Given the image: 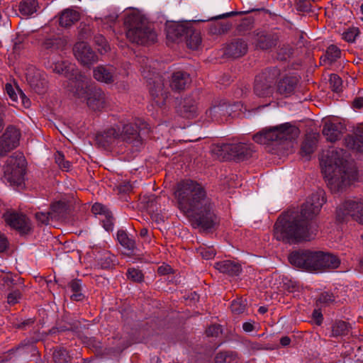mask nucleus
<instances>
[{
	"mask_svg": "<svg viewBox=\"0 0 363 363\" xmlns=\"http://www.w3.org/2000/svg\"><path fill=\"white\" fill-rule=\"evenodd\" d=\"M325 202L324 192L319 191L311 194L302 205L300 212L289 211L281 214L274 226L277 240L295 243L313 239L309 221L319 213Z\"/></svg>",
	"mask_w": 363,
	"mask_h": 363,
	"instance_id": "f257e3e1",
	"label": "nucleus"
},
{
	"mask_svg": "<svg viewBox=\"0 0 363 363\" xmlns=\"http://www.w3.org/2000/svg\"><path fill=\"white\" fill-rule=\"evenodd\" d=\"M179 209L203 230L215 227L217 217L214 203L205 188L199 183L186 179L177 184L174 192Z\"/></svg>",
	"mask_w": 363,
	"mask_h": 363,
	"instance_id": "f03ea898",
	"label": "nucleus"
},
{
	"mask_svg": "<svg viewBox=\"0 0 363 363\" xmlns=\"http://www.w3.org/2000/svg\"><path fill=\"white\" fill-rule=\"evenodd\" d=\"M350 155L342 148L327 150L320 157L322 172L331 191H342L356 179L357 172L350 165Z\"/></svg>",
	"mask_w": 363,
	"mask_h": 363,
	"instance_id": "7ed1b4c3",
	"label": "nucleus"
},
{
	"mask_svg": "<svg viewBox=\"0 0 363 363\" xmlns=\"http://www.w3.org/2000/svg\"><path fill=\"white\" fill-rule=\"evenodd\" d=\"M299 130L286 123L279 125L265 128L253 135V140L259 144L273 145L281 151H291Z\"/></svg>",
	"mask_w": 363,
	"mask_h": 363,
	"instance_id": "20e7f679",
	"label": "nucleus"
},
{
	"mask_svg": "<svg viewBox=\"0 0 363 363\" xmlns=\"http://www.w3.org/2000/svg\"><path fill=\"white\" fill-rule=\"evenodd\" d=\"M128 30L127 38L132 43L145 45L153 43L157 40V34L147 22L138 15H130L125 19Z\"/></svg>",
	"mask_w": 363,
	"mask_h": 363,
	"instance_id": "39448f33",
	"label": "nucleus"
},
{
	"mask_svg": "<svg viewBox=\"0 0 363 363\" xmlns=\"http://www.w3.org/2000/svg\"><path fill=\"white\" fill-rule=\"evenodd\" d=\"M280 75V70L277 67L264 69L255 79L253 91L259 98H269L274 93V85Z\"/></svg>",
	"mask_w": 363,
	"mask_h": 363,
	"instance_id": "423d86ee",
	"label": "nucleus"
},
{
	"mask_svg": "<svg viewBox=\"0 0 363 363\" xmlns=\"http://www.w3.org/2000/svg\"><path fill=\"white\" fill-rule=\"evenodd\" d=\"M319 257V251L303 250L291 252L289 261L296 267L314 272L320 270Z\"/></svg>",
	"mask_w": 363,
	"mask_h": 363,
	"instance_id": "0eeeda50",
	"label": "nucleus"
},
{
	"mask_svg": "<svg viewBox=\"0 0 363 363\" xmlns=\"http://www.w3.org/2000/svg\"><path fill=\"white\" fill-rule=\"evenodd\" d=\"M90 80L84 74H82L78 69L72 73L68 79L65 88L67 91L77 99H84L86 97L90 91Z\"/></svg>",
	"mask_w": 363,
	"mask_h": 363,
	"instance_id": "6e6552de",
	"label": "nucleus"
},
{
	"mask_svg": "<svg viewBox=\"0 0 363 363\" xmlns=\"http://www.w3.org/2000/svg\"><path fill=\"white\" fill-rule=\"evenodd\" d=\"M337 218L344 221L350 216L352 220L363 225V199L345 201L336 211Z\"/></svg>",
	"mask_w": 363,
	"mask_h": 363,
	"instance_id": "1a4fd4ad",
	"label": "nucleus"
},
{
	"mask_svg": "<svg viewBox=\"0 0 363 363\" xmlns=\"http://www.w3.org/2000/svg\"><path fill=\"white\" fill-rule=\"evenodd\" d=\"M26 172L25 160L23 157H9L4 167L5 179L10 184H20Z\"/></svg>",
	"mask_w": 363,
	"mask_h": 363,
	"instance_id": "9d476101",
	"label": "nucleus"
},
{
	"mask_svg": "<svg viewBox=\"0 0 363 363\" xmlns=\"http://www.w3.org/2000/svg\"><path fill=\"white\" fill-rule=\"evenodd\" d=\"M141 72L145 78L150 80V92L155 104L158 106H164L167 99L168 93L164 89V82L162 77L157 75L153 79L151 76H154L155 72L151 74L149 71V73H147L145 69H143Z\"/></svg>",
	"mask_w": 363,
	"mask_h": 363,
	"instance_id": "9b49d317",
	"label": "nucleus"
},
{
	"mask_svg": "<svg viewBox=\"0 0 363 363\" xmlns=\"http://www.w3.org/2000/svg\"><path fill=\"white\" fill-rule=\"evenodd\" d=\"M220 148L223 158L238 162L248 159L251 157L252 152L249 145L242 143H225L221 145Z\"/></svg>",
	"mask_w": 363,
	"mask_h": 363,
	"instance_id": "f8f14e48",
	"label": "nucleus"
},
{
	"mask_svg": "<svg viewBox=\"0 0 363 363\" xmlns=\"http://www.w3.org/2000/svg\"><path fill=\"white\" fill-rule=\"evenodd\" d=\"M26 80L30 88L38 94L45 92L48 81L45 72L34 66H29L26 72Z\"/></svg>",
	"mask_w": 363,
	"mask_h": 363,
	"instance_id": "ddd939ff",
	"label": "nucleus"
},
{
	"mask_svg": "<svg viewBox=\"0 0 363 363\" xmlns=\"http://www.w3.org/2000/svg\"><path fill=\"white\" fill-rule=\"evenodd\" d=\"M121 128L118 125L106 128L96 136V143L104 149H109L121 141Z\"/></svg>",
	"mask_w": 363,
	"mask_h": 363,
	"instance_id": "4468645a",
	"label": "nucleus"
},
{
	"mask_svg": "<svg viewBox=\"0 0 363 363\" xmlns=\"http://www.w3.org/2000/svg\"><path fill=\"white\" fill-rule=\"evenodd\" d=\"M147 128V124L140 119H137L134 123H128L123 125L121 131V140L128 143H138L140 142L139 132Z\"/></svg>",
	"mask_w": 363,
	"mask_h": 363,
	"instance_id": "2eb2a0df",
	"label": "nucleus"
},
{
	"mask_svg": "<svg viewBox=\"0 0 363 363\" xmlns=\"http://www.w3.org/2000/svg\"><path fill=\"white\" fill-rule=\"evenodd\" d=\"M6 223L21 234H28L31 230V223L26 215L16 212H6L4 215Z\"/></svg>",
	"mask_w": 363,
	"mask_h": 363,
	"instance_id": "dca6fc26",
	"label": "nucleus"
},
{
	"mask_svg": "<svg viewBox=\"0 0 363 363\" xmlns=\"http://www.w3.org/2000/svg\"><path fill=\"white\" fill-rule=\"evenodd\" d=\"M74 54L84 65H90L97 61V55L91 47L84 42H79L74 47Z\"/></svg>",
	"mask_w": 363,
	"mask_h": 363,
	"instance_id": "f3484780",
	"label": "nucleus"
},
{
	"mask_svg": "<svg viewBox=\"0 0 363 363\" xmlns=\"http://www.w3.org/2000/svg\"><path fill=\"white\" fill-rule=\"evenodd\" d=\"M251 41L257 48L261 50L270 49L277 44V38L263 31L254 32L251 35Z\"/></svg>",
	"mask_w": 363,
	"mask_h": 363,
	"instance_id": "a211bd4d",
	"label": "nucleus"
},
{
	"mask_svg": "<svg viewBox=\"0 0 363 363\" xmlns=\"http://www.w3.org/2000/svg\"><path fill=\"white\" fill-rule=\"evenodd\" d=\"M248 50V45L245 40L240 38H235L227 44L225 48V55L238 58L245 55Z\"/></svg>",
	"mask_w": 363,
	"mask_h": 363,
	"instance_id": "6ab92c4d",
	"label": "nucleus"
},
{
	"mask_svg": "<svg viewBox=\"0 0 363 363\" xmlns=\"http://www.w3.org/2000/svg\"><path fill=\"white\" fill-rule=\"evenodd\" d=\"M345 128L341 123L326 122L323 128V135L329 142L334 143L340 139Z\"/></svg>",
	"mask_w": 363,
	"mask_h": 363,
	"instance_id": "aec40b11",
	"label": "nucleus"
},
{
	"mask_svg": "<svg viewBox=\"0 0 363 363\" xmlns=\"http://www.w3.org/2000/svg\"><path fill=\"white\" fill-rule=\"evenodd\" d=\"M93 76L99 82L111 84L117 79L116 69L113 66H98L94 69Z\"/></svg>",
	"mask_w": 363,
	"mask_h": 363,
	"instance_id": "412c9836",
	"label": "nucleus"
},
{
	"mask_svg": "<svg viewBox=\"0 0 363 363\" xmlns=\"http://www.w3.org/2000/svg\"><path fill=\"white\" fill-rule=\"evenodd\" d=\"M85 99L87 106L94 111H99L106 105V95L100 89H90Z\"/></svg>",
	"mask_w": 363,
	"mask_h": 363,
	"instance_id": "4be33fe9",
	"label": "nucleus"
},
{
	"mask_svg": "<svg viewBox=\"0 0 363 363\" xmlns=\"http://www.w3.org/2000/svg\"><path fill=\"white\" fill-rule=\"evenodd\" d=\"M344 143L349 149L363 152V125L358 126L353 135H347Z\"/></svg>",
	"mask_w": 363,
	"mask_h": 363,
	"instance_id": "5701e85b",
	"label": "nucleus"
},
{
	"mask_svg": "<svg viewBox=\"0 0 363 363\" xmlns=\"http://www.w3.org/2000/svg\"><path fill=\"white\" fill-rule=\"evenodd\" d=\"M214 267L220 273L228 274L229 276H238L242 272L241 265L233 260H223L217 262L214 264Z\"/></svg>",
	"mask_w": 363,
	"mask_h": 363,
	"instance_id": "b1692460",
	"label": "nucleus"
},
{
	"mask_svg": "<svg viewBox=\"0 0 363 363\" xmlns=\"http://www.w3.org/2000/svg\"><path fill=\"white\" fill-rule=\"evenodd\" d=\"M298 82L296 77H284L277 84L278 93L284 96H290L294 91Z\"/></svg>",
	"mask_w": 363,
	"mask_h": 363,
	"instance_id": "393cba45",
	"label": "nucleus"
},
{
	"mask_svg": "<svg viewBox=\"0 0 363 363\" xmlns=\"http://www.w3.org/2000/svg\"><path fill=\"white\" fill-rule=\"evenodd\" d=\"M189 74L184 72H176L172 76L170 86L173 90L181 91L184 89L190 83Z\"/></svg>",
	"mask_w": 363,
	"mask_h": 363,
	"instance_id": "a878e982",
	"label": "nucleus"
},
{
	"mask_svg": "<svg viewBox=\"0 0 363 363\" xmlns=\"http://www.w3.org/2000/svg\"><path fill=\"white\" fill-rule=\"evenodd\" d=\"M319 257L320 269H336L340 264V259L333 254L319 251Z\"/></svg>",
	"mask_w": 363,
	"mask_h": 363,
	"instance_id": "bb28decb",
	"label": "nucleus"
},
{
	"mask_svg": "<svg viewBox=\"0 0 363 363\" xmlns=\"http://www.w3.org/2000/svg\"><path fill=\"white\" fill-rule=\"evenodd\" d=\"M1 138L4 140V143L14 149L19 145L21 138L20 130L15 126L10 125L6 128L5 133Z\"/></svg>",
	"mask_w": 363,
	"mask_h": 363,
	"instance_id": "cd10ccee",
	"label": "nucleus"
},
{
	"mask_svg": "<svg viewBox=\"0 0 363 363\" xmlns=\"http://www.w3.org/2000/svg\"><path fill=\"white\" fill-rule=\"evenodd\" d=\"M231 107L225 102L219 103L218 104L213 105L207 111L206 114L218 120V118L230 115L231 113Z\"/></svg>",
	"mask_w": 363,
	"mask_h": 363,
	"instance_id": "c85d7f7f",
	"label": "nucleus"
},
{
	"mask_svg": "<svg viewBox=\"0 0 363 363\" xmlns=\"http://www.w3.org/2000/svg\"><path fill=\"white\" fill-rule=\"evenodd\" d=\"M79 13L75 10L67 9L64 10L60 16V25L65 28L72 26L79 20Z\"/></svg>",
	"mask_w": 363,
	"mask_h": 363,
	"instance_id": "c756f323",
	"label": "nucleus"
},
{
	"mask_svg": "<svg viewBox=\"0 0 363 363\" xmlns=\"http://www.w3.org/2000/svg\"><path fill=\"white\" fill-rule=\"evenodd\" d=\"M197 111L196 101L191 97L184 99L180 108V113L185 118H194Z\"/></svg>",
	"mask_w": 363,
	"mask_h": 363,
	"instance_id": "7c9ffc66",
	"label": "nucleus"
},
{
	"mask_svg": "<svg viewBox=\"0 0 363 363\" xmlns=\"http://www.w3.org/2000/svg\"><path fill=\"white\" fill-rule=\"evenodd\" d=\"M167 37L171 40H176L186 33V28L179 23H172L166 26Z\"/></svg>",
	"mask_w": 363,
	"mask_h": 363,
	"instance_id": "2f4dec72",
	"label": "nucleus"
},
{
	"mask_svg": "<svg viewBox=\"0 0 363 363\" xmlns=\"http://www.w3.org/2000/svg\"><path fill=\"white\" fill-rule=\"evenodd\" d=\"M67 211V205L63 201H57L52 204L50 211L51 219H60L63 218Z\"/></svg>",
	"mask_w": 363,
	"mask_h": 363,
	"instance_id": "473e14b6",
	"label": "nucleus"
},
{
	"mask_svg": "<svg viewBox=\"0 0 363 363\" xmlns=\"http://www.w3.org/2000/svg\"><path fill=\"white\" fill-rule=\"evenodd\" d=\"M350 325L345 321H336L332 326L331 336L334 337L347 335L350 332Z\"/></svg>",
	"mask_w": 363,
	"mask_h": 363,
	"instance_id": "72a5a7b5",
	"label": "nucleus"
},
{
	"mask_svg": "<svg viewBox=\"0 0 363 363\" xmlns=\"http://www.w3.org/2000/svg\"><path fill=\"white\" fill-rule=\"evenodd\" d=\"M76 69H74V66L67 62H58L55 64L53 71L55 73L63 74L68 79L71 77L72 73L74 72Z\"/></svg>",
	"mask_w": 363,
	"mask_h": 363,
	"instance_id": "f704fd0d",
	"label": "nucleus"
},
{
	"mask_svg": "<svg viewBox=\"0 0 363 363\" xmlns=\"http://www.w3.org/2000/svg\"><path fill=\"white\" fill-rule=\"evenodd\" d=\"M38 2L35 0H25L19 4V11L23 16H30L37 11Z\"/></svg>",
	"mask_w": 363,
	"mask_h": 363,
	"instance_id": "c9c22d12",
	"label": "nucleus"
},
{
	"mask_svg": "<svg viewBox=\"0 0 363 363\" xmlns=\"http://www.w3.org/2000/svg\"><path fill=\"white\" fill-rule=\"evenodd\" d=\"M117 239L119 243L125 249L133 251L135 248V240L130 238L125 231L120 230L117 233Z\"/></svg>",
	"mask_w": 363,
	"mask_h": 363,
	"instance_id": "e433bc0d",
	"label": "nucleus"
},
{
	"mask_svg": "<svg viewBox=\"0 0 363 363\" xmlns=\"http://www.w3.org/2000/svg\"><path fill=\"white\" fill-rule=\"evenodd\" d=\"M238 360L235 352H220L215 357V363H235Z\"/></svg>",
	"mask_w": 363,
	"mask_h": 363,
	"instance_id": "4c0bfd02",
	"label": "nucleus"
},
{
	"mask_svg": "<svg viewBox=\"0 0 363 363\" xmlns=\"http://www.w3.org/2000/svg\"><path fill=\"white\" fill-rule=\"evenodd\" d=\"M317 147V139L315 137H306L301 145V155L309 156Z\"/></svg>",
	"mask_w": 363,
	"mask_h": 363,
	"instance_id": "58836bf2",
	"label": "nucleus"
},
{
	"mask_svg": "<svg viewBox=\"0 0 363 363\" xmlns=\"http://www.w3.org/2000/svg\"><path fill=\"white\" fill-rule=\"evenodd\" d=\"M69 287L71 289L72 294L71 295V299L76 301H82L84 296L81 293L82 284L79 279H73L69 284Z\"/></svg>",
	"mask_w": 363,
	"mask_h": 363,
	"instance_id": "ea45409f",
	"label": "nucleus"
},
{
	"mask_svg": "<svg viewBox=\"0 0 363 363\" xmlns=\"http://www.w3.org/2000/svg\"><path fill=\"white\" fill-rule=\"evenodd\" d=\"M231 28L229 23L216 22L209 27V33L212 35H221L228 32Z\"/></svg>",
	"mask_w": 363,
	"mask_h": 363,
	"instance_id": "a19ab883",
	"label": "nucleus"
},
{
	"mask_svg": "<svg viewBox=\"0 0 363 363\" xmlns=\"http://www.w3.org/2000/svg\"><path fill=\"white\" fill-rule=\"evenodd\" d=\"M65 45V40L61 38H48L43 43V47L45 49L52 50L62 49Z\"/></svg>",
	"mask_w": 363,
	"mask_h": 363,
	"instance_id": "79ce46f5",
	"label": "nucleus"
},
{
	"mask_svg": "<svg viewBox=\"0 0 363 363\" xmlns=\"http://www.w3.org/2000/svg\"><path fill=\"white\" fill-rule=\"evenodd\" d=\"M335 300L334 294L329 291H324L321 293L316 300V306L318 307H323L333 303Z\"/></svg>",
	"mask_w": 363,
	"mask_h": 363,
	"instance_id": "37998d69",
	"label": "nucleus"
},
{
	"mask_svg": "<svg viewBox=\"0 0 363 363\" xmlns=\"http://www.w3.org/2000/svg\"><path fill=\"white\" fill-rule=\"evenodd\" d=\"M55 363H71V357L65 349L55 350L53 353Z\"/></svg>",
	"mask_w": 363,
	"mask_h": 363,
	"instance_id": "c03bdc74",
	"label": "nucleus"
},
{
	"mask_svg": "<svg viewBox=\"0 0 363 363\" xmlns=\"http://www.w3.org/2000/svg\"><path fill=\"white\" fill-rule=\"evenodd\" d=\"M246 301L238 298L232 301L230 309L233 313L240 315L243 313L246 310Z\"/></svg>",
	"mask_w": 363,
	"mask_h": 363,
	"instance_id": "a18cd8bd",
	"label": "nucleus"
},
{
	"mask_svg": "<svg viewBox=\"0 0 363 363\" xmlns=\"http://www.w3.org/2000/svg\"><path fill=\"white\" fill-rule=\"evenodd\" d=\"M340 53L341 51L337 46L331 45L327 48L325 57L332 63L340 57Z\"/></svg>",
	"mask_w": 363,
	"mask_h": 363,
	"instance_id": "49530a36",
	"label": "nucleus"
},
{
	"mask_svg": "<svg viewBox=\"0 0 363 363\" xmlns=\"http://www.w3.org/2000/svg\"><path fill=\"white\" fill-rule=\"evenodd\" d=\"M330 86L333 91L340 92L342 90V80L336 74H332L329 79Z\"/></svg>",
	"mask_w": 363,
	"mask_h": 363,
	"instance_id": "de8ad7c7",
	"label": "nucleus"
},
{
	"mask_svg": "<svg viewBox=\"0 0 363 363\" xmlns=\"http://www.w3.org/2000/svg\"><path fill=\"white\" fill-rule=\"evenodd\" d=\"M197 253L205 259H210L216 255V250L212 247L200 246L196 249Z\"/></svg>",
	"mask_w": 363,
	"mask_h": 363,
	"instance_id": "09e8293b",
	"label": "nucleus"
},
{
	"mask_svg": "<svg viewBox=\"0 0 363 363\" xmlns=\"http://www.w3.org/2000/svg\"><path fill=\"white\" fill-rule=\"evenodd\" d=\"M201 43V37L199 33H193L187 39V46L192 49L196 50Z\"/></svg>",
	"mask_w": 363,
	"mask_h": 363,
	"instance_id": "8fccbe9b",
	"label": "nucleus"
},
{
	"mask_svg": "<svg viewBox=\"0 0 363 363\" xmlns=\"http://www.w3.org/2000/svg\"><path fill=\"white\" fill-rule=\"evenodd\" d=\"M359 34V28L356 27L349 28L347 30L344 31L342 34V38L347 42H354L356 37Z\"/></svg>",
	"mask_w": 363,
	"mask_h": 363,
	"instance_id": "3c124183",
	"label": "nucleus"
},
{
	"mask_svg": "<svg viewBox=\"0 0 363 363\" xmlns=\"http://www.w3.org/2000/svg\"><path fill=\"white\" fill-rule=\"evenodd\" d=\"M55 162L58 164L60 169L68 171L71 167L69 161L65 160V156L62 153L57 152L55 155Z\"/></svg>",
	"mask_w": 363,
	"mask_h": 363,
	"instance_id": "603ef678",
	"label": "nucleus"
},
{
	"mask_svg": "<svg viewBox=\"0 0 363 363\" xmlns=\"http://www.w3.org/2000/svg\"><path fill=\"white\" fill-rule=\"evenodd\" d=\"M103 223V226L107 231H111L113 228L114 218L111 211L106 213L105 216L99 218Z\"/></svg>",
	"mask_w": 363,
	"mask_h": 363,
	"instance_id": "864d4df0",
	"label": "nucleus"
},
{
	"mask_svg": "<svg viewBox=\"0 0 363 363\" xmlns=\"http://www.w3.org/2000/svg\"><path fill=\"white\" fill-rule=\"evenodd\" d=\"M293 54V48L289 45H284L278 51V58L281 60H286Z\"/></svg>",
	"mask_w": 363,
	"mask_h": 363,
	"instance_id": "5fc2aeb1",
	"label": "nucleus"
},
{
	"mask_svg": "<svg viewBox=\"0 0 363 363\" xmlns=\"http://www.w3.org/2000/svg\"><path fill=\"white\" fill-rule=\"evenodd\" d=\"M128 279L136 282H141L143 281L144 276L142 272L135 268H130L128 270L127 273Z\"/></svg>",
	"mask_w": 363,
	"mask_h": 363,
	"instance_id": "6e6d98bb",
	"label": "nucleus"
},
{
	"mask_svg": "<svg viewBox=\"0 0 363 363\" xmlns=\"http://www.w3.org/2000/svg\"><path fill=\"white\" fill-rule=\"evenodd\" d=\"M94 41H95L96 44L99 46L98 50L101 53L103 52H106L109 50V46L108 45V43H107L106 38L103 35H96L94 37Z\"/></svg>",
	"mask_w": 363,
	"mask_h": 363,
	"instance_id": "4d7b16f0",
	"label": "nucleus"
},
{
	"mask_svg": "<svg viewBox=\"0 0 363 363\" xmlns=\"http://www.w3.org/2000/svg\"><path fill=\"white\" fill-rule=\"evenodd\" d=\"M313 3L311 0H297V9L300 11L309 12L311 11Z\"/></svg>",
	"mask_w": 363,
	"mask_h": 363,
	"instance_id": "13d9d810",
	"label": "nucleus"
},
{
	"mask_svg": "<svg viewBox=\"0 0 363 363\" xmlns=\"http://www.w3.org/2000/svg\"><path fill=\"white\" fill-rule=\"evenodd\" d=\"M22 298V294L19 290L11 291L7 296V302L10 305H15L18 303Z\"/></svg>",
	"mask_w": 363,
	"mask_h": 363,
	"instance_id": "bf43d9fd",
	"label": "nucleus"
},
{
	"mask_svg": "<svg viewBox=\"0 0 363 363\" xmlns=\"http://www.w3.org/2000/svg\"><path fill=\"white\" fill-rule=\"evenodd\" d=\"M91 211L94 214L99 215L100 216L103 217L110 211L103 204L96 203L92 206Z\"/></svg>",
	"mask_w": 363,
	"mask_h": 363,
	"instance_id": "052dcab7",
	"label": "nucleus"
},
{
	"mask_svg": "<svg viewBox=\"0 0 363 363\" xmlns=\"http://www.w3.org/2000/svg\"><path fill=\"white\" fill-rule=\"evenodd\" d=\"M35 218L38 223L48 225L49 223L50 220L51 219V215L49 212H38L35 213Z\"/></svg>",
	"mask_w": 363,
	"mask_h": 363,
	"instance_id": "680f3d73",
	"label": "nucleus"
},
{
	"mask_svg": "<svg viewBox=\"0 0 363 363\" xmlns=\"http://www.w3.org/2000/svg\"><path fill=\"white\" fill-rule=\"evenodd\" d=\"M220 333V326L218 325H212L206 330V333L208 337H217Z\"/></svg>",
	"mask_w": 363,
	"mask_h": 363,
	"instance_id": "e2e57ef3",
	"label": "nucleus"
},
{
	"mask_svg": "<svg viewBox=\"0 0 363 363\" xmlns=\"http://www.w3.org/2000/svg\"><path fill=\"white\" fill-rule=\"evenodd\" d=\"M13 148L6 143L0 138V157L5 156L8 152L12 150Z\"/></svg>",
	"mask_w": 363,
	"mask_h": 363,
	"instance_id": "0e129e2a",
	"label": "nucleus"
},
{
	"mask_svg": "<svg viewBox=\"0 0 363 363\" xmlns=\"http://www.w3.org/2000/svg\"><path fill=\"white\" fill-rule=\"evenodd\" d=\"M312 318L315 320L316 325H320L323 320V316L320 311V308L315 309L312 313Z\"/></svg>",
	"mask_w": 363,
	"mask_h": 363,
	"instance_id": "69168bd1",
	"label": "nucleus"
},
{
	"mask_svg": "<svg viewBox=\"0 0 363 363\" xmlns=\"http://www.w3.org/2000/svg\"><path fill=\"white\" fill-rule=\"evenodd\" d=\"M5 90L6 91L7 94L9 96L10 99L13 101H17V94L15 92L14 88L12 86V84H11L9 83L6 84Z\"/></svg>",
	"mask_w": 363,
	"mask_h": 363,
	"instance_id": "338daca9",
	"label": "nucleus"
},
{
	"mask_svg": "<svg viewBox=\"0 0 363 363\" xmlns=\"http://www.w3.org/2000/svg\"><path fill=\"white\" fill-rule=\"evenodd\" d=\"M99 264L102 268L108 269L113 265V259H111L110 255L105 256L104 260V259H100Z\"/></svg>",
	"mask_w": 363,
	"mask_h": 363,
	"instance_id": "774afa93",
	"label": "nucleus"
}]
</instances>
